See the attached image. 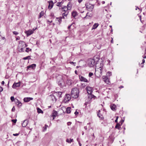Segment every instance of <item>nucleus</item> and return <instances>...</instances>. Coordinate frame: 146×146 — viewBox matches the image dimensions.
Returning a JSON list of instances; mask_svg holds the SVG:
<instances>
[{"instance_id": "f257e3e1", "label": "nucleus", "mask_w": 146, "mask_h": 146, "mask_svg": "<svg viewBox=\"0 0 146 146\" xmlns=\"http://www.w3.org/2000/svg\"><path fill=\"white\" fill-rule=\"evenodd\" d=\"M79 90L77 88H74L72 89L71 95L72 98H77L79 96Z\"/></svg>"}, {"instance_id": "f03ea898", "label": "nucleus", "mask_w": 146, "mask_h": 146, "mask_svg": "<svg viewBox=\"0 0 146 146\" xmlns=\"http://www.w3.org/2000/svg\"><path fill=\"white\" fill-rule=\"evenodd\" d=\"M19 44L18 46V50L20 52H23L24 48H25V43L22 41H20L19 42Z\"/></svg>"}, {"instance_id": "7ed1b4c3", "label": "nucleus", "mask_w": 146, "mask_h": 146, "mask_svg": "<svg viewBox=\"0 0 146 146\" xmlns=\"http://www.w3.org/2000/svg\"><path fill=\"white\" fill-rule=\"evenodd\" d=\"M102 67L101 66L98 68H96L95 74L98 77H100L102 75Z\"/></svg>"}, {"instance_id": "20e7f679", "label": "nucleus", "mask_w": 146, "mask_h": 146, "mask_svg": "<svg viewBox=\"0 0 146 146\" xmlns=\"http://www.w3.org/2000/svg\"><path fill=\"white\" fill-rule=\"evenodd\" d=\"M58 78H59L60 79L58 81V85L60 86V87L62 88L65 86V84L62 78V76H59L58 77Z\"/></svg>"}, {"instance_id": "39448f33", "label": "nucleus", "mask_w": 146, "mask_h": 146, "mask_svg": "<svg viewBox=\"0 0 146 146\" xmlns=\"http://www.w3.org/2000/svg\"><path fill=\"white\" fill-rule=\"evenodd\" d=\"M88 65L90 67H93L96 64L95 61L94 59H90L88 61Z\"/></svg>"}, {"instance_id": "423d86ee", "label": "nucleus", "mask_w": 146, "mask_h": 146, "mask_svg": "<svg viewBox=\"0 0 146 146\" xmlns=\"http://www.w3.org/2000/svg\"><path fill=\"white\" fill-rule=\"evenodd\" d=\"M85 6L86 8L87 9V10L90 11H92L94 7V5L88 3L86 4Z\"/></svg>"}, {"instance_id": "0eeeda50", "label": "nucleus", "mask_w": 146, "mask_h": 146, "mask_svg": "<svg viewBox=\"0 0 146 146\" xmlns=\"http://www.w3.org/2000/svg\"><path fill=\"white\" fill-rule=\"evenodd\" d=\"M102 78L103 81L107 84H109L110 83L109 79L108 78L107 76H103L102 77Z\"/></svg>"}, {"instance_id": "6e6552de", "label": "nucleus", "mask_w": 146, "mask_h": 146, "mask_svg": "<svg viewBox=\"0 0 146 146\" xmlns=\"http://www.w3.org/2000/svg\"><path fill=\"white\" fill-rule=\"evenodd\" d=\"M71 96L70 94H66L64 99L65 102H66L69 101L71 99Z\"/></svg>"}, {"instance_id": "1a4fd4ad", "label": "nucleus", "mask_w": 146, "mask_h": 146, "mask_svg": "<svg viewBox=\"0 0 146 146\" xmlns=\"http://www.w3.org/2000/svg\"><path fill=\"white\" fill-rule=\"evenodd\" d=\"M86 89L88 94H91L92 93V88L90 87L87 86L86 88Z\"/></svg>"}, {"instance_id": "9d476101", "label": "nucleus", "mask_w": 146, "mask_h": 146, "mask_svg": "<svg viewBox=\"0 0 146 146\" xmlns=\"http://www.w3.org/2000/svg\"><path fill=\"white\" fill-rule=\"evenodd\" d=\"M25 33L27 35V36H29L32 34L33 33V31L32 30H29L28 31H26L25 32Z\"/></svg>"}, {"instance_id": "9b49d317", "label": "nucleus", "mask_w": 146, "mask_h": 146, "mask_svg": "<svg viewBox=\"0 0 146 146\" xmlns=\"http://www.w3.org/2000/svg\"><path fill=\"white\" fill-rule=\"evenodd\" d=\"M62 18V17H60L59 18H56V23L58 24H60L62 21L61 19Z\"/></svg>"}, {"instance_id": "f8f14e48", "label": "nucleus", "mask_w": 146, "mask_h": 146, "mask_svg": "<svg viewBox=\"0 0 146 146\" xmlns=\"http://www.w3.org/2000/svg\"><path fill=\"white\" fill-rule=\"evenodd\" d=\"M20 82L17 83H15L12 86V88H16L17 87H18L20 86Z\"/></svg>"}, {"instance_id": "ddd939ff", "label": "nucleus", "mask_w": 146, "mask_h": 146, "mask_svg": "<svg viewBox=\"0 0 146 146\" xmlns=\"http://www.w3.org/2000/svg\"><path fill=\"white\" fill-rule=\"evenodd\" d=\"M33 99V98L31 97H26L25 98L23 99V101L25 102H29L30 100H32Z\"/></svg>"}, {"instance_id": "4468645a", "label": "nucleus", "mask_w": 146, "mask_h": 146, "mask_svg": "<svg viewBox=\"0 0 146 146\" xmlns=\"http://www.w3.org/2000/svg\"><path fill=\"white\" fill-rule=\"evenodd\" d=\"M79 78L81 81H83L85 82H88V80L82 76H79Z\"/></svg>"}, {"instance_id": "2eb2a0df", "label": "nucleus", "mask_w": 146, "mask_h": 146, "mask_svg": "<svg viewBox=\"0 0 146 146\" xmlns=\"http://www.w3.org/2000/svg\"><path fill=\"white\" fill-rule=\"evenodd\" d=\"M49 5L48 6V8L49 9H51L53 5V3L52 1H48Z\"/></svg>"}, {"instance_id": "dca6fc26", "label": "nucleus", "mask_w": 146, "mask_h": 146, "mask_svg": "<svg viewBox=\"0 0 146 146\" xmlns=\"http://www.w3.org/2000/svg\"><path fill=\"white\" fill-rule=\"evenodd\" d=\"M15 104L18 106H21L22 104L21 102L19 101L18 99H15Z\"/></svg>"}, {"instance_id": "f3484780", "label": "nucleus", "mask_w": 146, "mask_h": 146, "mask_svg": "<svg viewBox=\"0 0 146 146\" xmlns=\"http://www.w3.org/2000/svg\"><path fill=\"white\" fill-rule=\"evenodd\" d=\"M28 121L27 120H25L22 123V126L23 127H25L28 124Z\"/></svg>"}, {"instance_id": "a211bd4d", "label": "nucleus", "mask_w": 146, "mask_h": 146, "mask_svg": "<svg viewBox=\"0 0 146 146\" xmlns=\"http://www.w3.org/2000/svg\"><path fill=\"white\" fill-rule=\"evenodd\" d=\"M62 92H57L54 94V95L57 96L59 98L62 97Z\"/></svg>"}, {"instance_id": "6ab92c4d", "label": "nucleus", "mask_w": 146, "mask_h": 146, "mask_svg": "<svg viewBox=\"0 0 146 146\" xmlns=\"http://www.w3.org/2000/svg\"><path fill=\"white\" fill-rule=\"evenodd\" d=\"M110 108L112 110L114 111L116 110V106L114 104L111 105Z\"/></svg>"}, {"instance_id": "aec40b11", "label": "nucleus", "mask_w": 146, "mask_h": 146, "mask_svg": "<svg viewBox=\"0 0 146 146\" xmlns=\"http://www.w3.org/2000/svg\"><path fill=\"white\" fill-rule=\"evenodd\" d=\"M53 102H55L56 100V99L55 95L50 96Z\"/></svg>"}, {"instance_id": "412c9836", "label": "nucleus", "mask_w": 146, "mask_h": 146, "mask_svg": "<svg viewBox=\"0 0 146 146\" xmlns=\"http://www.w3.org/2000/svg\"><path fill=\"white\" fill-rule=\"evenodd\" d=\"M36 66V65L35 64H33L30 65L28 66L27 68L29 69L30 68H31L33 69L34 68H35Z\"/></svg>"}, {"instance_id": "4be33fe9", "label": "nucleus", "mask_w": 146, "mask_h": 146, "mask_svg": "<svg viewBox=\"0 0 146 146\" xmlns=\"http://www.w3.org/2000/svg\"><path fill=\"white\" fill-rule=\"evenodd\" d=\"M98 116L100 118V119L103 120L104 119V117L100 113H98L97 114Z\"/></svg>"}, {"instance_id": "5701e85b", "label": "nucleus", "mask_w": 146, "mask_h": 146, "mask_svg": "<svg viewBox=\"0 0 146 146\" xmlns=\"http://www.w3.org/2000/svg\"><path fill=\"white\" fill-rule=\"evenodd\" d=\"M70 9H69L68 8H67L66 6H64V7H62V10L63 11H67L68 10H70Z\"/></svg>"}, {"instance_id": "b1692460", "label": "nucleus", "mask_w": 146, "mask_h": 146, "mask_svg": "<svg viewBox=\"0 0 146 146\" xmlns=\"http://www.w3.org/2000/svg\"><path fill=\"white\" fill-rule=\"evenodd\" d=\"M66 141L68 143H71V142H73V139H70V140L69 139H67L66 140Z\"/></svg>"}, {"instance_id": "393cba45", "label": "nucleus", "mask_w": 146, "mask_h": 146, "mask_svg": "<svg viewBox=\"0 0 146 146\" xmlns=\"http://www.w3.org/2000/svg\"><path fill=\"white\" fill-rule=\"evenodd\" d=\"M70 109H71V108L70 107H68L66 108V113H70V112H71V111H70Z\"/></svg>"}, {"instance_id": "a878e982", "label": "nucleus", "mask_w": 146, "mask_h": 146, "mask_svg": "<svg viewBox=\"0 0 146 146\" xmlns=\"http://www.w3.org/2000/svg\"><path fill=\"white\" fill-rule=\"evenodd\" d=\"M68 14V12H65L63 13L62 14V18H63L64 19V16L66 17L67 15Z\"/></svg>"}, {"instance_id": "bb28decb", "label": "nucleus", "mask_w": 146, "mask_h": 146, "mask_svg": "<svg viewBox=\"0 0 146 146\" xmlns=\"http://www.w3.org/2000/svg\"><path fill=\"white\" fill-rule=\"evenodd\" d=\"M72 16L73 17H74L77 15V12L76 11H73V12H72Z\"/></svg>"}, {"instance_id": "cd10ccee", "label": "nucleus", "mask_w": 146, "mask_h": 146, "mask_svg": "<svg viewBox=\"0 0 146 146\" xmlns=\"http://www.w3.org/2000/svg\"><path fill=\"white\" fill-rule=\"evenodd\" d=\"M57 113L56 111H54V112L52 114V117H56V116Z\"/></svg>"}, {"instance_id": "c85d7f7f", "label": "nucleus", "mask_w": 146, "mask_h": 146, "mask_svg": "<svg viewBox=\"0 0 146 146\" xmlns=\"http://www.w3.org/2000/svg\"><path fill=\"white\" fill-rule=\"evenodd\" d=\"M37 112L38 113H43V112L42 110L40 109V108H37Z\"/></svg>"}, {"instance_id": "c756f323", "label": "nucleus", "mask_w": 146, "mask_h": 146, "mask_svg": "<svg viewBox=\"0 0 146 146\" xmlns=\"http://www.w3.org/2000/svg\"><path fill=\"white\" fill-rule=\"evenodd\" d=\"M121 125L119 124L118 123H117L115 126V128L116 129H119V127Z\"/></svg>"}, {"instance_id": "7c9ffc66", "label": "nucleus", "mask_w": 146, "mask_h": 146, "mask_svg": "<svg viewBox=\"0 0 146 146\" xmlns=\"http://www.w3.org/2000/svg\"><path fill=\"white\" fill-rule=\"evenodd\" d=\"M98 26V25L97 23V24L95 23L93 26V29H96V28H97V27Z\"/></svg>"}, {"instance_id": "2f4dec72", "label": "nucleus", "mask_w": 146, "mask_h": 146, "mask_svg": "<svg viewBox=\"0 0 146 146\" xmlns=\"http://www.w3.org/2000/svg\"><path fill=\"white\" fill-rule=\"evenodd\" d=\"M111 72L110 71H108L107 73V75L108 76H110L111 75Z\"/></svg>"}, {"instance_id": "473e14b6", "label": "nucleus", "mask_w": 146, "mask_h": 146, "mask_svg": "<svg viewBox=\"0 0 146 146\" xmlns=\"http://www.w3.org/2000/svg\"><path fill=\"white\" fill-rule=\"evenodd\" d=\"M30 59V56H28L27 57H24L23 58V60L29 59Z\"/></svg>"}, {"instance_id": "72a5a7b5", "label": "nucleus", "mask_w": 146, "mask_h": 146, "mask_svg": "<svg viewBox=\"0 0 146 146\" xmlns=\"http://www.w3.org/2000/svg\"><path fill=\"white\" fill-rule=\"evenodd\" d=\"M31 49H30L29 48H26V50H25V51L27 52H29V51H31Z\"/></svg>"}, {"instance_id": "f704fd0d", "label": "nucleus", "mask_w": 146, "mask_h": 146, "mask_svg": "<svg viewBox=\"0 0 146 146\" xmlns=\"http://www.w3.org/2000/svg\"><path fill=\"white\" fill-rule=\"evenodd\" d=\"M44 13L42 11L39 14V18H40L43 15Z\"/></svg>"}, {"instance_id": "c9c22d12", "label": "nucleus", "mask_w": 146, "mask_h": 146, "mask_svg": "<svg viewBox=\"0 0 146 146\" xmlns=\"http://www.w3.org/2000/svg\"><path fill=\"white\" fill-rule=\"evenodd\" d=\"M13 34L15 35H17L19 34V33L17 32V31H13Z\"/></svg>"}, {"instance_id": "e433bc0d", "label": "nucleus", "mask_w": 146, "mask_h": 146, "mask_svg": "<svg viewBox=\"0 0 146 146\" xmlns=\"http://www.w3.org/2000/svg\"><path fill=\"white\" fill-rule=\"evenodd\" d=\"M62 3V2L58 3H57V6L58 7H60L61 6V3Z\"/></svg>"}, {"instance_id": "4c0bfd02", "label": "nucleus", "mask_w": 146, "mask_h": 146, "mask_svg": "<svg viewBox=\"0 0 146 146\" xmlns=\"http://www.w3.org/2000/svg\"><path fill=\"white\" fill-rule=\"evenodd\" d=\"M70 6H71V4H70V3H69L67 5L68 7H67V8H68L69 9H70H70H71Z\"/></svg>"}, {"instance_id": "58836bf2", "label": "nucleus", "mask_w": 146, "mask_h": 146, "mask_svg": "<svg viewBox=\"0 0 146 146\" xmlns=\"http://www.w3.org/2000/svg\"><path fill=\"white\" fill-rule=\"evenodd\" d=\"M48 127V126L46 125H45V128L43 130L44 131H45L46 130V129L47 128V127Z\"/></svg>"}, {"instance_id": "ea45409f", "label": "nucleus", "mask_w": 146, "mask_h": 146, "mask_svg": "<svg viewBox=\"0 0 146 146\" xmlns=\"http://www.w3.org/2000/svg\"><path fill=\"white\" fill-rule=\"evenodd\" d=\"M70 63L71 64H73L74 66H75L76 62H70Z\"/></svg>"}, {"instance_id": "a19ab883", "label": "nucleus", "mask_w": 146, "mask_h": 146, "mask_svg": "<svg viewBox=\"0 0 146 146\" xmlns=\"http://www.w3.org/2000/svg\"><path fill=\"white\" fill-rule=\"evenodd\" d=\"M93 73L92 72H90L89 74V77H90L93 75Z\"/></svg>"}, {"instance_id": "79ce46f5", "label": "nucleus", "mask_w": 146, "mask_h": 146, "mask_svg": "<svg viewBox=\"0 0 146 146\" xmlns=\"http://www.w3.org/2000/svg\"><path fill=\"white\" fill-rule=\"evenodd\" d=\"M11 100L12 102H13L14 100V97L11 96Z\"/></svg>"}, {"instance_id": "37998d69", "label": "nucleus", "mask_w": 146, "mask_h": 146, "mask_svg": "<svg viewBox=\"0 0 146 146\" xmlns=\"http://www.w3.org/2000/svg\"><path fill=\"white\" fill-rule=\"evenodd\" d=\"M12 121L13 122V123H15L17 121V119H12Z\"/></svg>"}, {"instance_id": "c03bdc74", "label": "nucleus", "mask_w": 146, "mask_h": 146, "mask_svg": "<svg viewBox=\"0 0 146 146\" xmlns=\"http://www.w3.org/2000/svg\"><path fill=\"white\" fill-rule=\"evenodd\" d=\"M118 116H117L116 117V119L115 120V123H117V119H118Z\"/></svg>"}, {"instance_id": "a18cd8bd", "label": "nucleus", "mask_w": 146, "mask_h": 146, "mask_svg": "<svg viewBox=\"0 0 146 146\" xmlns=\"http://www.w3.org/2000/svg\"><path fill=\"white\" fill-rule=\"evenodd\" d=\"M72 123L70 122H68L67 123V125H68L69 126L71 125Z\"/></svg>"}, {"instance_id": "49530a36", "label": "nucleus", "mask_w": 146, "mask_h": 146, "mask_svg": "<svg viewBox=\"0 0 146 146\" xmlns=\"http://www.w3.org/2000/svg\"><path fill=\"white\" fill-rule=\"evenodd\" d=\"M52 22V21H49V20H47V23L48 24H50Z\"/></svg>"}, {"instance_id": "de8ad7c7", "label": "nucleus", "mask_w": 146, "mask_h": 146, "mask_svg": "<svg viewBox=\"0 0 146 146\" xmlns=\"http://www.w3.org/2000/svg\"><path fill=\"white\" fill-rule=\"evenodd\" d=\"M20 39V37L19 36H18L16 38V40H19V39Z\"/></svg>"}, {"instance_id": "09e8293b", "label": "nucleus", "mask_w": 146, "mask_h": 146, "mask_svg": "<svg viewBox=\"0 0 146 146\" xmlns=\"http://www.w3.org/2000/svg\"><path fill=\"white\" fill-rule=\"evenodd\" d=\"M3 88L2 87L0 86V92H1L3 90Z\"/></svg>"}, {"instance_id": "8fccbe9b", "label": "nucleus", "mask_w": 146, "mask_h": 146, "mask_svg": "<svg viewBox=\"0 0 146 146\" xmlns=\"http://www.w3.org/2000/svg\"><path fill=\"white\" fill-rule=\"evenodd\" d=\"M124 119L123 120L122 119L121 120V122H120V123H121V125L123 123L124 121Z\"/></svg>"}, {"instance_id": "3c124183", "label": "nucleus", "mask_w": 146, "mask_h": 146, "mask_svg": "<svg viewBox=\"0 0 146 146\" xmlns=\"http://www.w3.org/2000/svg\"><path fill=\"white\" fill-rule=\"evenodd\" d=\"M19 135V133L13 134V135L15 136H17Z\"/></svg>"}, {"instance_id": "603ef678", "label": "nucleus", "mask_w": 146, "mask_h": 146, "mask_svg": "<svg viewBox=\"0 0 146 146\" xmlns=\"http://www.w3.org/2000/svg\"><path fill=\"white\" fill-rule=\"evenodd\" d=\"M90 95H91V97L90 98H94V97H95V96H94V95H92L91 94Z\"/></svg>"}, {"instance_id": "864d4df0", "label": "nucleus", "mask_w": 146, "mask_h": 146, "mask_svg": "<svg viewBox=\"0 0 146 146\" xmlns=\"http://www.w3.org/2000/svg\"><path fill=\"white\" fill-rule=\"evenodd\" d=\"M15 108L14 106H13L12 109V111H14L15 110Z\"/></svg>"}, {"instance_id": "5fc2aeb1", "label": "nucleus", "mask_w": 146, "mask_h": 146, "mask_svg": "<svg viewBox=\"0 0 146 146\" xmlns=\"http://www.w3.org/2000/svg\"><path fill=\"white\" fill-rule=\"evenodd\" d=\"M1 38L2 40H5V41L6 40V39L4 37H1Z\"/></svg>"}, {"instance_id": "6e6d98bb", "label": "nucleus", "mask_w": 146, "mask_h": 146, "mask_svg": "<svg viewBox=\"0 0 146 146\" xmlns=\"http://www.w3.org/2000/svg\"><path fill=\"white\" fill-rule=\"evenodd\" d=\"M78 112L77 111H76L75 112H74V114L75 115H77V114H78Z\"/></svg>"}, {"instance_id": "4d7b16f0", "label": "nucleus", "mask_w": 146, "mask_h": 146, "mask_svg": "<svg viewBox=\"0 0 146 146\" xmlns=\"http://www.w3.org/2000/svg\"><path fill=\"white\" fill-rule=\"evenodd\" d=\"M72 24H71L70 25H69V26H68V29H70V27H71V26H72Z\"/></svg>"}, {"instance_id": "13d9d810", "label": "nucleus", "mask_w": 146, "mask_h": 146, "mask_svg": "<svg viewBox=\"0 0 146 146\" xmlns=\"http://www.w3.org/2000/svg\"><path fill=\"white\" fill-rule=\"evenodd\" d=\"M82 0H78V1L79 3H80L82 1Z\"/></svg>"}, {"instance_id": "bf43d9fd", "label": "nucleus", "mask_w": 146, "mask_h": 146, "mask_svg": "<svg viewBox=\"0 0 146 146\" xmlns=\"http://www.w3.org/2000/svg\"><path fill=\"white\" fill-rule=\"evenodd\" d=\"M145 62V60H144V59H143V60H142V64H143Z\"/></svg>"}, {"instance_id": "052dcab7", "label": "nucleus", "mask_w": 146, "mask_h": 146, "mask_svg": "<svg viewBox=\"0 0 146 146\" xmlns=\"http://www.w3.org/2000/svg\"><path fill=\"white\" fill-rule=\"evenodd\" d=\"M4 83H5L4 82V81H2L1 82V84L2 85H4Z\"/></svg>"}, {"instance_id": "680f3d73", "label": "nucleus", "mask_w": 146, "mask_h": 146, "mask_svg": "<svg viewBox=\"0 0 146 146\" xmlns=\"http://www.w3.org/2000/svg\"><path fill=\"white\" fill-rule=\"evenodd\" d=\"M143 58H146V56H145V55L143 56Z\"/></svg>"}, {"instance_id": "e2e57ef3", "label": "nucleus", "mask_w": 146, "mask_h": 146, "mask_svg": "<svg viewBox=\"0 0 146 146\" xmlns=\"http://www.w3.org/2000/svg\"><path fill=\"white\" fill-rule=\"evenodd\" d=\"M84 129H85V130H87V127L86 126H85L84 127Z\"/></svg>"}, {"instance_id": "0e129e2a", "label": "nucleus", "mask_w": 146, "mask_h": 146, "mask_svg": "<svg viewBox=\"0 0 146 146\" xmlns=\"http://www.w3.org/2000/svg\"><path fill=\"white\" fill-rule=\"evenodd\" d=\"M113 38H112V40H111V43H113Z\"/></svg>"}, {"instance_id": "69168bd1", "label": "nucleus", "mask_w": 146, "mask_h": 146, "mask_svg": "<svg viewBox=\"0 0 146 146\" xmlns=\"http://www.w3.org/2000/svg\"><path fill=\"white\" fill-rule=\"evenodd\" d=\"M136 9H135V10H137V9H139V8H138V7H136Z\"/></svg>"}, {"instance_id": "338daca9", "label": "nucleus", "mask_w": 146, "mask_h": 146, "mask_svg": "<svg viewBox=\"0 0 146 146\" xmlns=\"http://www.w3.org/2000/svg\"><path fill=\"white\" fill-rule=\"evenodd\" d=\"M79 144L80 146H81L82 144L80 143H79Z\"/></svg>"}, {"instance_id": "774afa93", "label": "nucleus", "mask_w": 146, "mask_h": 146, "mask_svg": "<svg viewBox=\"0 0 146 146\" xmlns=\"http://www.w3.org/2000/svg\"><path fill=\"white\" fill-rule=\"evenodd\" d=\"M102 3L103 4H104L105 3V2L104 1H102Z\"/></svg>"}]
</instances>
